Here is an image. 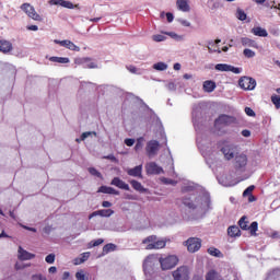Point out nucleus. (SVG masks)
<instances>
[{"label":"nucleus","mask_w":280,"mask_h":280,"mask_svg":"<svg viewBox=\"0 0 280 280\" xmlns=\"http://www.w3.org/2000/svg\"><path fill=\"white\" fill-rule=\"evenodd\" d=\"M115 248H117V246L113 243L106 244L103 247V255H108V253H113V250H115Z\"/></svg>","instance_id":"obj_33"},{"label":"nucleus","mask_w":280,"mask_h":280,"mask_svg":"<svg viewBox=\"0 0 280 280\" xmlns=\"http://www.w3.org/2000/svg\"><path fill=\"white\" fill-rule=\"evenodd\" d=\"M130 185L136 191H140V194H145V191H148V189L144 188L143 185H141V183L137 182L136 179L130 180Z\"/></svg>","instance_id":"obj_24"},{"label":"nucleus","mask_w":280,"mask_h":280,"mask_svg":"<svg viewBox=\"0 0 280 280\" xmlns=\"http://www.w3.org/2000/svg\"><path fill=\"white\" fill-rule=\"evenodd\" d=\"M215 71H222V72H229L235 73L236 75H240L242 73V68H236L234 66H231L229 63H218L214 67Z\"/></svg>","instance_id":"obj_9"},{"label":"nucleus","mask_w":280,"mask_h":280,"mask_svg":"<svg viewBox=\"0 0 280 280\" xmlns=\"http://www.w3.org/2000/svg\"><path fill=\"white\" fill-rule=\"evenodd\" d=\"M228 235L230 237H240L242 235L240 228L237 225H232L228 229Z\"/></svg>","instance_id":"obj_25"},{"label":"nucleus","mask_w":280,"mask_h":280,"mask_svg":"<svg viewBox=\"0 0 280 280\" xmlns=\"http://www.w3.org/2000/svg\"><path fill=\"white\" fill-rule=\"evenodd\" d=\"M166 88L168 89V91H176V84L174 82H170L168 84H166Z\"/></svg>","instance_id":"obj_63"},{"label":"nucleus","mask_w":280,"mask_h":280,"mask_svg":"<svg viewBox=\"0 0 280 280\" xmlns=\"http://www.w3.org/2000/svg\"><path fill=\"white\" fill-rule=\"evenodd\" d=\"M167 68H168L167 63L163 61H160L153 65V69L155 71H167Z\"/></svg>","instance_id":"obj_30"},{"label":"nucleus","mask_w":280,"mask_h":280,"mask_svg":"<svg viewBox=\"0 0 280 280\" xmlns=\"http://www.w3.org/2000/svg\"><path fill=\"white\" fill-rule=\"evenodd\" d=\"M176 8L179 12H191L189 0H176Z\"/></svg>","instance_id":"obj_19"},{"label":"nucleus","mask_w":280,"mask_h":280,"mask_svg":"<svg viewBox=\"0 0 280 280\" xmlns=\"http://www.w3.org/2000/svg\"><path fill=\"white\" fill-rule=\"evenodd\" d=\"M46 264H55L56 262V254H49L45 258Z\"/></svg>","instance_id":"obj_46"},{"label":"nucleus","mask_w":280,"mask_h":280,"mask_svg":"<svg viewBox=\"0 0 280 280\" xmlns=\"http://www.w3.org/2000/svg\"><path fill=\"white\" fill-rule=\"evenodd\" d=\"M255 190V186H248L244 192L243 196L246 198V196H252L253 191Z\"/></svg>","instance_id":"obj_50"},{"label":"nucleus","mask_w":280,"mask_h":280,"mask_svg":"<svg viewBox=\"0 0 280 280\" xmlns=\"http://www.w3.org/2000/svg\"><path fill=\"white\" fill-rule=\"evenodd\" d=\"M159 262L162 270H172V268H176V266H178V256L170 255L166 257H160Z\"/></svg>","instance_id":"obj_2"},{"label":"nucleus","mask_w":280,"mask_h":280,"mask_svg":"<svg viewBox=\"0 0 280 280\" xmlns=\"http://www.w3.org/2000/svg\"><path fill=\"white\" fill-rule=\"evenodd\" d=\"M243 56H245V58H255L256 54H255V51H253L248 48H245L243 50Z\"/></svg>","instance_id":"obj_45"},{"label":"nucleus","mask_w":280,"mask_h":280,"mask_svg":"<svg viewBox=\"0 0 280 280\" xmlns=\"http://www.w3.org/2000/svg\"><path fill=\"white\" fill-rule=\"evenodd\" d=\"M75 279L77 280H86V275H84V270L77 271Z\"/></svg>","instance_id":"obj_48"},{"label":"nucleus","mask_w":280,"mask_h":280,"mask_svg":"<svg viewBox=\"0 0 280 280\" xmlns=\"http://www.w3.org/2000/svg\"><path fill=\"white\" fill-rule=\"evenodd\" d=\"M258 226H259V224L257 223V221L252 222L250 226L247 228V230L249 231L250 235H257Z\"/></svg>","instance_id":"obj_36"},{"label":"nucleus","mask_w":280,"mask_h":280,"mask_svg":"<svg viewBox=\"0 0 280 280\" xmlns=\"http://www.w3.org/2000/svg\"><path fill=\"white\" fill-rule=\"evenodd\" d=\"M98 192L100 194H109L112 196H119V191L113 187H108V186H101L98 188Z\"/></svg>","instance_id":"obj_20"},{"label":"nucleus","mask_w":280,"mask_h":280,"mask_svg":"<svg viewBox=\"0 0 280 280\" xmlns=\"http://www.w3.org/2000/svg\"><path fill=\"white\" fill-rule=\"evenodd\" d=\"M20 9L22 10L23 13L26 14V16H28V19H32L33 21H38L39 23L43 22V15L36 12L34 5L25 2L20 7Z\"/></svg>","instance_id":"obj_3"},{"label":"nucleus","mask_w":280,"mask_h":280,"mask_svg":"<svg viewBox=\"0 0 280 280\" xmlns=\"http://www.w3.org/2000/svg\"><path fill=\"white\" fill-rule=\"evenodd\" d=\"M49 60L50 62H58L59 65H69V62H71L69 57H50Z\"/></svg>","instance_id":"obj_27"},{"label":"nucleus","mask_w":280,"mask_h":280,"mask_svg":"<svg viewBox=\"0 0 280 280\" xmlns=\"http://www.w3.org/2000/svg\"><path fill=\"white\" fill-rule=\"evenodd\" d=\"M221 152L225 161H231V159H235V148H233V145L231 144L224 145L221 149Z\"/></svg>","instance_id":"obj_15"},{"label":"nucleus","mask_w":280,"mask_h":280,"mask_svg":"<svg viewBox=\"0 0 280 280\" xmlns=\"http://www.w3.org/2000/svg\"><path fill=\"white\" fill-rule=\"evenodd\" d=\"M110 185H114V187H118V189L130 191V186L119 177H114L113 180L110 182Z\"/></svg>","instance_id":"obj_17"},{"label":"nucleus","mask_w":280,"mask_h":280,"mask_svg":"<svg viewBox=\"0 0 280 280\" xmlns=\"http://www.w3.org/2000/svg\"><path fill=\"white\" fill-rule=\"evenodd\" d=\"M48 3L50 5H59L60 8H62V0H48Z\"/></svg>","instance_id":"obj_57"},{"label":"nucleus","mask_w":280,"mask_h":280,"mask_svg":"<svg viewBox=\"0 0 280 280\" xmlns=\"http://www.w3.org/2000/svg\"><path fill=\"white\" fill-rule=\"evenodd\" d=\"M231 124H235V117L229 115H221L214 120L217 128H224V126H231Z\"/></svg>","instance_id":"obj_8"},{"label":"nucleus","mask_w":280,"mask_h":280,"mask_svg":"<svg viewBox=\"0 0 280 280\" xmlns=\"http://www.w3.org/2000/svg\"><path fill=\"white\" fill-rule=\"evenodd\" d=\"M89 257H91V252H85L83 254H81L80 258L84 261H89Z\"/></svg>","instance_id":"obj_56"},{"label":"nucleus","mask_w":280,"mask_h":280,"mask_svg":"<svg viewBox=\"0 0 280 280\" xmlns=\"http://www.w3.org/2000/svg\"><path fill=\"white\" fill-rule=\"evenodd\" d=\"M271 102L277 109L280 108V95H277V94L271 95Z\"/></svg>","instance_id":"obj_42"},{"label":"nucleus","mask_w":280,"mask_h":280,"mask_svg":"<svg viewBox=\"0 0 280 280\" xmlns=\"http://www.w3.org/2000/svg\"><path fill=\"white\" fill-rule=\"evenodd\" d=\"M236 19H238V21H246V12L242 9H237Z\"/></svg>","instance_id":"obj_43"},{"label":"nucleus","mask_w":280,"mask_h":280,"mask_svg":"<svg viewBox=\"0 0 280 280\" xmlns=\"http://www.w3.org/2000/svg\"><path fill=\"white\" fill-rule=\"evenodd\" d=\"M209 54H222V50L220 48H217L215 44L210 43L208 46Z\"/></svg>","instance_id":"obj_39"},{"label":"nucleus","mask_w":280,"mask_h":280,"mask_svg":"<svg viewBox=\"0 0 280 280\" xmlns=\"http://www.w3.org/2000/svg\"><path fill=\"white\" fill-rule=\"evenodd\" d=\"M69 42H70L69 39H63V40L55 39L56 45H60L61 47H66V49L69 45Z\"/></svg>","instance_id":"obj_53"},{"label":"nucleus","mask_w":280,"mask_h":280,"mask_svg":"<svg viewBox=\"0 0 280 280\" xmlns=\"http://www.w3.org/2000/svg\"><path fill=\"white\" fill-rule=\"evenodd\" d=\"M183 205L188 209H191V211H196L197 213L203 215V213L211 209V199L208 195H202L196 197L195 199L184 198Z\"/></svg>","instance_id":"obj_1"},{"label":"nucleus","mask_w":280,"mask_h":280,"mask_svg":"<svg viewBox=\"0 0 280 280\" xmlns=\"http://www.w3.org/2000/svg\"><path fill=\"white\" fill-rule=\"evenodd\" d=\"M165 34H166V36H170L174 40H177V42L185 40V36L178 35L175 32H166Z\"/></svg>","instance_id":"obj_34"},{"label":"nucleus","mask_w":280,"mask_h":280,"mask_svg":"<svg viewBox=\"0 0 280 280\" xmlns=\"http://www.w3.org/2000/svg\"><path fill=\"white\" fill-rule=\"evenodd\" d=\"M154 266H156V256L149 255L143 261L144 272H150V270L154 269Z\"/></svg>","instance_id":"obj_11"},{"label":"nucleus","mask_w":280,"mask_h":280,"mask_svg":"<svg viewBox=\"0 0 280 280\" xmlns=\"http://www.w3.org/2000/svg\"><path fill=\"white\" fill-rule=\"evenodd\" d=\"M126 69L129 73H133L136 75H141V70H139L137 67L130 65V66H126Z\"/></svg>","instance_id":"obj_37"},{"label":"nucleus","mask_w":280,"mask_h":280,"mask_svg":"<svg viewBox=\"0 0 280 280\" xmlns=\"http://www.w3.org/2000/svg\"><path fill=\"white\" fill-rule=\"evenodd\" d=\"M166 19H167V21H168V23H172V21H174V14H172V13H166Z\"/></svg>","instance_id":"obj_64"},{"label":"nucleus","mask_w":280,"mask_h":280,"mask_svg":"<svg viewBox=\"0 0 280 280\" xmlns=\"http://www.w3.org/2000/svg\"><path fill=\"white\" fill-rule=\"evenodd\" d=\"M61 8H67V10H73L78 8V4L74 5V3L69 0H61Z\"/></svg>","instance_id":"obj_32"},{"label":"nucleus","mask_w":280,"mask_h":280,"mask_svg":"<svg viewBox=\"0 0 280 280\" xmlns=\"http://www.w3.org/2000/svg\"><path fill=\"white\" fill-rule=\"evenodd\" d=\"M147 174L156 175L163 174V167L159 166L155 162H149L145 165Z\"/></svg>","instance_id":"obj_14"},{"label":"nucleus","mask_w":280,"mask_h":280,"mask_svg":"<svg viewBox=\"0 0 280 280\" xmlns=\"http://www.w3.org/2000/svg\"><path fill=\"white\" fill-rule=\"evenodd\" d=\"M62 280H73L69 271H65L62 275Z\"/></svg>","instance_id":"obj_62"},{"label":"nucleus","mask_w":280,"mask_h":280,"mask_svg":"<svg viewBox=\"0 0 280 280\" xmlns=\"http://www.w3.org/2000/svg\"><path fill=\"white\" fill-rule=\"evenodd\" d=\"M238 225L243 231H248V221H246V217L240 219Z\"/></svg>","instance_id":"obj_35"},{"label":"nucleus","mask_w":280,"mask_h":280,"mask_svg":"<svg viewBox=\"0 0 280 280\" xmlns=\"http://www.w3.org/2000/svg\"><path fill=\"white\" fill-rule=\"evenodd\" d=\"M89 137H97V132L85 131L81 135V138H77L75 141H77V143H81V141H85L86 139H89Z\"/></svg>","instance_id":"obj_28"},{"label":"nucleus","mask_w":280,"mask_h":280,"mask_svg":"<svg viewBox=\"0 0 280 280\" xmlns=\"http://www.w3.org/2000/svg\"><path fill=\"white\" fill-rule=\"evenodd\" d=\"M86 63V57H79L74 59L75 67H84Z\"/></svg>","instance_id":"obj_41"},{"label":"nucleus","mask_w":280,"mask_h":280,"mask_svg":"<svg viewBox=\"0 0 280 280\" xmlns=\"http://www.w3.org/2000/svg\"><path fill=\"white\" fill-rule=\"evenodd\" d=\"M173 279L189 280V269L185 266L177 268L175 271H173Z\"/></svg>","instance_id":"obj_10"},{"label":"nucleus","mask_w":280,"mask_h":280,"mask_svg":"<svg viewBox=\"0 0 280 280\" xmlns=\"http://www.w3.org/2000/svg\"><path fill=\"white\" fill-rule=\"evenodd\" d=\"M252 34H254V36H260L261 38H267L268 31H266V28H262L261 26H256L252 28Z\"/></svg>","instance_id":"obj_21"},{"label":"nucleus","mask_w":280,"mask_h":280,"mask_svg":"<svg viewBox=\"0 0 280 280\" xmlns=\"http://www.w3.org/2000/svg\"><path fill=\"white\" fill-rule=\"evenodd\" d=\"M85 63L83 65V69H98L97 62L89 57H85Z\"/></svg>","instance_id":"obj_26"},{"label":"nucleus","mask_w":280,"mask_h":280,"mask_svg":"<svg viewBox=\"0 0 280 280\" xmlns=\"http://www.w3.org/2000/svg\"><path fill=\"white\" fill-rule=\"evenodd\" d=\"M36 257L35 254H32L25 249H23V247H19L18 249V259H20V261H30L31 259H34Z\"/></svg>","instance_id":"obj_13"},{"label":"nucleus","mask_w":280,"mask_h":280,"mask_svg":"<svg viewBox=\"0 0 280 280\" xmlns=\"http://www.w3.org/2000/svg\"><path fill=\"white\" fill-rule=\"evenodd\" d=\"M143 141H145V139H143V137H140L137 139V143L135 145L136 152H139V150L143 149Z\"/></svg>","instance_id":"obj_40"},{"label":"nucleus","mask_w":280,"mask_h":280,"mask_svg":"<svg viewBox=\"0 0 280 280\" xmlns=\"http://www.w3.org/2000/svg\"><path fill=\"white\" fill-rule=\"evenodd\" d=\"M208 254L211 255L212 257H219L222 258L224 257L222 255V252H220V249L215 248V247H210L208 248Z\"/></svg>","instance_id":"obj_31"},{"label":"nucleus","mask_w":280,"mask_h":280,"mask_svg":"<svg viewBox=\"0 0 280 280\" xmlns=\"http://www.w3.org/2000/svg\"><path fill=\"white\" fill-rule=\"evenodd\" d=\"M209 4L211 5V10H218V8H220V2L215 0H210Z\"/></svg>","instance_id":"obj_55"},{"label":"nucleus","mask_w":280,"mask_h":280,"mask_svg":"<svg viewBox=\"0 0 280 280\" xmlns=\"http://www.w3.org/2000/svg\"><path fill=\"white\" fill-rule=\"evenodd\" d=\"M156 241H158L156 235H151V236H148L147 238H144L142 241V244H147V246H148V244H156Z\"/></svg>","instance_id":"obj_38"},{"label":"nucleus","mask_w":280,"mask_h":280,"mask_svg":"<svg viewBox=\"0 0 280 280\" xmlns=\"http://www.w3.org/2000/svg\"><path fill=\"white\" fill-rule=\"evenodd\" d=\"M238 85L244 91H254L255 86H257V81L249 77H243L238 80Z\"/></svg>","instance_id":"obj_6"},{"label":"nucleus","mask_w":280,"mask_h":280,"mask_svg":"<svg viewBox=\"0 0 280 280\" xmlns=\"http://www.w3.org/2000/svg\"><path fill=\"white\" fill-rule=\"evenodd\" d=\"M114 214L115 211L112 209L96 210L89 215V220H93V218H97V215H100L101 218H110V215Z\"/></svg>","instance_id":"obj_12"},{"label":"nucleus","mask_w":280,"mask_h":280,"mask_svg":"<svg viewBox=\"0 0 280 280\" xmlns=\"http://www.w3.org/2000/svg\"><path fill=\"white\" fill-rule=\"evenodd\" d=\"M161 148V143H159V141L156 140H150L148 143H147V147H145V152L148 154V156L150 159H152L153 156H156L159 154V150Z\"/></svg>","instance_id":"obj_7"},{"label":"nucleus","mask_w":280,"mask_h":280,"mask_svg":"<svg viewBox=\"0 0 280 280\" xmlns=\"http://www.w3.org/2000/svg\"><path fill=\"white\" fill-rule=\"evenodd\" d=\"M245 113L248 117H255V110L250 107H245Z\"/></svg>","instance_id":"obj_59"},{"label":"nucleus","mask_w":280,"mask_h":280,"mask_svg":"<svg viewBox=\"0 0 280 280\" xmlns=\"http://www.w3.org/2000/svg\"><path fill=\"white\" fill-rule=\"evenodd\" d=\"M241 43L243 45V47H253L254 49H257V42H255L254 39H250L248 37H242L241 38Z\"/></svg>","instance_id":"obj_23"},{"label":"nucleus","mask_w":280,"mask_h":280,"mask_svg":"<svg viewBox=\"0 0 280 280\" xmlns=\"http://www.w3.org/2000/svg\"><path fill=\"white\" fill-rule=\"evenodd\" d=\"M125 143L128 145V148H132V145H135V139L127 138L125 139Z\"/></svg>","instance_id":"obj_60"},{"label":"nucleus","mask_w":280,"mask_h":280,"mask_svg":"<svg viewBox=\"0 0 280 280\" xmlns=\"http://www.w3.org/2000/svg\"><path fill=\"white\" fill-rule=\"evenodd\" d=\"M102 244H104V240H103V238H98V240H96V241H92V242L90 243V248H93V247H95V246H100V245H102Z\"/></svg>","instance_id":"obj_52"},{"label":"nucleus","mask_w":280,"mask_h":280,"mask_svg":"<svg viewBox=\"0 0 280 280\" xmlns=\"http://www.w3.org/2000/svg\"><path fill=\"white\" fill-rule=\"evenodd\" d=\"M126 172L128 176H133V178H143V165H138L133 168H127Z\"/></svg>","instance_id":"obj_16"},{"label":"nucleus","mask_w":280,"mask_h":280,"mask_svg":"<svg viewBox=\"0 0 280 280\" xmlns=\"http://www.w3.org/2000/svg\"><path fill=\"white\" fill-rule=\"evenodd\" d=\"M0 51L2 54H10V51H12V43L9 40H0Z\"/></svg>","instance_id":"obj_22"},{"label":"nucleus","mask_w":280,"mask_h":280,"mask_svg":"<svg viewBox=\"0 0 280 280\" xmlns=\"http://www.w3.org/2000/svg\"><path fill=\"white\" fill-rule=\"evenodd\" d=\"M203 91H206V93H213V91H215V82L205 81L203 82Z\"/></svg>","instance_id":"obj_29"},{"label":"nucleus","mask_w":280,"mask_h":280,"mask_svg":"<svg viewBox=\"0 0 280 280\" xmlns=\"http://www.w3.org/2000/svg\"><path fill=\"white\" fill-rule=\"evenodd\" d=\"M184 246L187 247L188 253H198L202 248V240L198 237H189Z\"/></svg>","instance_id":"obj_4"},{"label":"nucleus","mask_w":280,"mask_h":280,"mask_svg":"<svg viewBox=\"0 0 280 280\" xmlns=\"http://www.w3.org/2000/svg\"><path fill=\"white\" fill-rule=\"evenodd\" d=\"M103 159H106L107 161H113V163H118L119 161L117 158H115L114 154L105 155Z\"/></svg>","instance_id":"obj_58"},{"label":"nucleus","mask_w":280,"mask_h":280,"mask_svg":"<svg viewBox=\"0 0 280 280\" xmlns=\"http://www.w3.org/2000/svg\"><path fill=\"white\" fill-rule=\"evenodd\" d=\"M73 264H74V266H80V265L84 264V260L79 256L73 259Z\"/></svg>","instance_id":"obj_61"},{"label":"nucleus","mask_w":280,"mask_h":280,"mask_svg":"<svg viewBox=\"0 0 280 280\" xmlns=\"http://www.w3.org/2000/svg\"><path fill=\"white\" fill-rule=\"evenodd\" d=\"M161 180L164 185H176V182L174 179H170L167 177H162Z\"/></svg>","instance_id":"obj_54"},{"label":"nucleus","mask_w":280,"mask_h":280,"mask_svg":"<svg viewBox=\"0 0 280 280\" xmlns=\"http://www.w3.org/2000/svg\"><path fill=\"white\" fill-rule=\"evenodd\" d=\"M152 40H154L155 43H163V40H165V36L160 34L153 35Z\"/></svg>","instance_id":"obj_49"},{"label":"nucleus","mask_w":280,"mask_h":280,"mask_svg":"<svg viewBox=\"0 0 280 280\" xmlns=\"http://www.w3.org/2000/svg\"><path fill=\"white\" fill-rule=\"evenodd\" d=\"M248 165V156L244 153H240L234 159V167L237 172H246V166Z\"/></svg>","instance_id":"obj_5"},{"label":"nucleus","mask_w":280,"mask_h":280,"mask_svg":"<svg viewBox=\"0 0 280 280\" xmlns=\"http://www.w3.org/2000/svg\"><path fill=\"white\" fill-rule=\"evenodd\" d=\"M66 49H69L70 51H80V47L71 40L68 42V46Z\"/></svg>","instance_id":"obj_44"},{"label":"nucleus","mask_w":280,"mask_h":280,"mask_svg":"<svg viewBox=\"0 0 280 280\" xmlns=\"http://www.w3.org/2000/svg\"><path fill=\"white\" fill-rule=\"evenodd\" d=\"M166 244L167 241L158 238L154 244H148L145 248L147 250H159L161 248H165Z\"/></svg>","instance_id":"obj_18"},{"label":"nucleus","mask_w":280,"mask_h":280,"mask_svg":"<svg viewBox=\"0 0 280 280\" xmlns=\"http://www.w3.org/2000/svg\"><path fill=\"white\" fill-rule=\"evenodd\" d=\"M89 173L96 178H102V173H100L95 167H90Z\"/></svg>","instance_id":"obj_47"},{"label":"nucleus","mask_w":280,"mask_h":280,"mask_svg":"<svg viewBox=\"0 0 280 280\" xmlns=\"http://www.w3.org/2000/svg\"><path fill=\"white\" fill-rule=\"evenodd\" d=\"M177 22H179L183 25V27H191V22H189L185 19L179 18V19H177Z\"/></svg>","instance_id":"obj_51"}]
</instances>
